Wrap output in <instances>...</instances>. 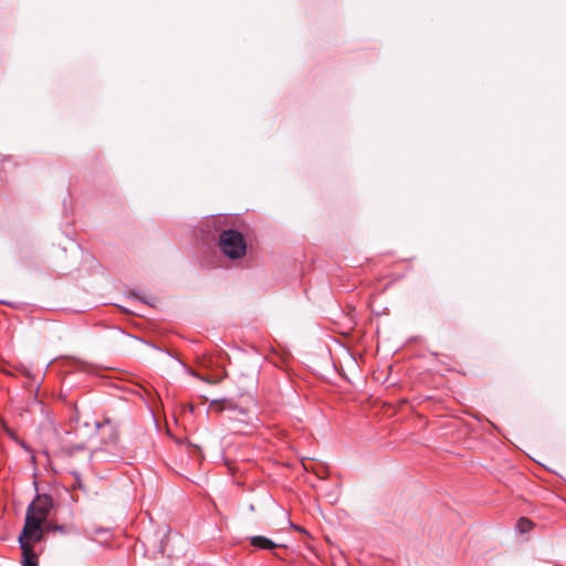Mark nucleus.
<instances>
[{"label":"nucleus","mask_w":566,"mask_h":566,"mask_svg":"<svg viewBox=\"0 0 566 566\" xmlns=\"http://www.w3.org/2000/svg\"><path fill=\"white\" fill-rule=\"evenodd\" d=\"M219 248L229 259H240L247 252V242L243 234L237 230H224L219 237Z\"/></svg>","instance_id":"1"},{"label":"nucleus","mask_w":566,"mask_h":566,"mask_svg":"<svg viewBox=\"0 0 566 566\" xmlns=\"http://www.w3.org/2000/svg\"><path fill=\"white\" fill-rule=\"evenodd\" d=\"M43 523L44 521L35 518L31 514H25L24 526L19 535V544L34 545L39 543L43 537Z\"/></svg>","instance_id":"2"},{"label":"nucleus","mask_w":566,"mask_h":566,"mask_svg":"<svg viewBox=\"0 0 566 566\" xmlns=\"http://www.w3.org/2000/svg\"><path fill=\"white\" fill-rule=\"evenodd\" d=\"M96 428L101 431L105 450H117V443L119 439L117 427L109 419H106L102 423L96 422Z\"/></svg>","instance_id":"3"},{"label":"nucleus","mask_w":566,"mask_h":566,"mask_svg":"<svg viewBox=\"0 0 566 566\" xmlns=\"http://www.w3.org/2000/svg\"><path fill=\"white\" fill-rule=\"evenodd\" d=\"M53 505V500L50 495H38L34 501L28 506L27 514H31L35 518L46 521Z\"/></svg>","instance_id":"4"},{"label":"nucleus","mask_w":566,"mask_h":566,"mask_svg":"<svg viewBox=\"0 0 566 566\" xmlns=\"http://www.w3.org/2000/svg\"><path fill=\"white\" fill-rule=\"evenodd\" d=\"M20 548L22 552V566H39V558L33 549V545L21 543Z\"/></svg>","instance_id":"5"},{"label":"nucleus","mask_w":566,"mask_h":566,"mask_svg":"<svg viewBox=\"0 0 566 566\" xmlns=\"http://www.w3.org/2000/svg\"><path fill=\"white\" fill-rule=\"evenodd\" d=\"M250 543L255 548L266 549V551H271V549H273V548H275L277 546L270 538L264 537V536H260V535L250 537Z\"/></svg>","instance_id":"6"},{"label":"nucleus","mask_w":566,"mask_h":566,"mask_svg":"<svg viewBox=\"0 0 566 566\" xmlns=\"http://www.w3.org/2000/svg\"><path fill=\"white\" fill-rule=\"evenodd\" d=\"M210 409L217 412H222L223 410H234L232 403L227 400H213L210 403Z\"/></svg>","instance_id":"7"},{"label":"nucleus","mask_w":566,"mask_h":566,"mask_svg":"<svg viewBox=\"0 0 566 566\" xmlns=\"http://www.w3.org/2000/svg\"><path fill=\"white\" fill-rule=\"evenodd\" d=\"M518 527L522 532H527L532 527V522L526 517H522L518 521Z\"/></svg>","instance_id":"8"},{"label":"nucleus","mask_w":566,"mask_h":566,"mask_svg":"<svg viewBox=\"0 0 566 566\" xmlns=\"http://www.w3.org/2000/svg\"><path fill=\"white\" fill-rule=\"evenodd\" d=\"M178 539H180V538H179L177 535H174V536H170V535H169V536L167 537V541H168V542H169V541H178Z\"/></svg>","instance_id":"9"}]
</instances>
